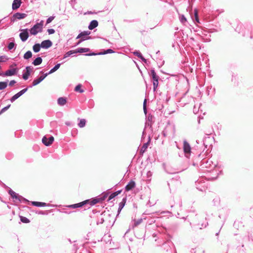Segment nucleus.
Returning a JSON list of instances; mask_svg holds the SVG:
<instances>
[{
    "instance_id": "obj_20",
    "label": "nucleus",
    "mask_w": 253,
    "mask_h": 253,
    "mask_svg": "<svg viewBox=\"0 0 253 253\" xmlns=\"http://www.w3.org/2000/svg\"><path fill=\"white\" fill-rule=\"evenodd\" d=\"M134 55L137 56L138 58H140L142 61L145 62H146V60L144 58V57L142 55L141 53L137 51L133 52Z\"/></svg>"
},
{
    "instance_id": "obj_34",
    "label": "nucleus",
    "mask_w": 253,
    "mask_h": 253,
    "mask_svg": "<svg viewBox=\"0 0 253 253\" xmlns=\"http://www.w3.org/2000/svg\"><path fill=\"white\" fill-rule=\"evenodd\" d=\"M20 220L23 223H27L30 222V220L24 216H20Z\"/></svg>"
},
{
    "instance_id": "obj_57",
    "label": "nucleus",
    "mask_w": 253,
    "mask_h": 253,
    "mask_svg": "<svg viewBox=\"0 0 253 253\" xmlns=\"http://www.w3.org/2000/svg\"><path fill=\"white\" fill-rule=\"evenodd\" d=\"M198 123H200V119L198 120Z\"/></svg>"
},
{
    "instance_id": "obj_21",
    "label": "nucleus",
    "mask_w": 253,
    "mask_h": 253,
    "mask_svg": "<svg viewBox=\"0 0 253 253\" xmlns=\"http://www.w3.org/2000/svg\"><path fill=\"white\" fill-rule=\"evenodd\" d=\"M42 60L41 57H37L33 61V64L35 66H37V65H39L41 64L42 63Z\"/></svg>"
},
{
    "instance_id": "obj_5",
    "label": "nucleus",
    "mask_w": 253,
    "mask_h": 253,
    "mask_svg": "<svg viewBox=\"0 0 253 253\" xmlns=\"http://www.w3.org/2000/svg\"><path fill=\"white\" fill-rule=\"evenodd\" d=\"M21 31H22V32L20 33L19 37L22 41L25 42L28 39L29 37L28 29H23Z\"/></svg>"
},
{
    "instance_id": "obj_2",
    "label": "nucleus",
    "mask_w": 253,
    "mask_h": 253,
    "mask_svg": "<svg viewBox=\"0 0 253 253\" xmlns=\"http://www.w3.org/2000/svg\"><path fill=\"white\" fill-rule=\"evenodd\" d=\"M146 119V123L145 125V127L142 133V136L143 137L145 134L147 129V126H151V124L153 121V116L151 114V112H144Z\"/></svg>"
},
{
    "instance_id": "obj_39",
    "label": "nucleus",
    "mask_w": 253,
    "mask_h": 253,
    "mask_svg": "<svg viewBox=\"0 0 253 253\" xmlns=\"http://www.w3.org/2000/svg\"><path fill=\"white\" fill-rule=\"evenodd\" d=\"M73 53H75L74 52V50H70L68 52H67L64 55V58H66L70 55H71V54H73Z\"/></svg>"
},
{
    "instance_id": "obj_27",
    "label": "nucleus",
    "mask_w": 253,
    "mask_h": 253,
    "mask_svg": "<svg viewBox=\"0 0 253 253\" xmlns=\"http://www.w3.org/2000/svg\"><path fill=\"white\" fill-rule=\"evenodd\" d=\"M60 66V64H57V65H56L52 69L50 70V71L49 72V73H47L48 75L55 72L56 70H57L59 68Z\"/></svg>"
},
{
    "instance_id": "obj_26",
    "label": "nucleus",
    "mask_w": 253,
    "mask_h": 253,
    "mask_svg": "<svg viewBox=\"0 0 253 253\" xmlns=\"http://www.w3.org/2000/svg\"><path fill=\"white\" fill-rule=\"evenodd\" d=\"M99 201V199H94L91 201L89 200V202L87 204H88L90 206H93L98 203Z\"/></svg>"
},
{
    "instance_id": "obj_11",
    "label": "nucleus",
    "mask_w": 253,
    "mask_h": 253,
    "mask_svg": "<svg viewBox=\"0 0 253 253\" xmlns=\"http://www.w3.org/2000/svg\"><path fill=\"white\" fill-rule=\"evenodd\" d=\"M135 186V183L134 181L131 180L125 187L126 191H128L133 189Z\"/></svg>"
},
{
    "instance_id": "obj_19",
    "label": "nucleus",
    "mask_w": 253,
    "mask_h": 253,
    "mask_svg": "<svg viewBox=\"0 0 253 253\" xmlns=\"http://www.w3.org/2000/svg\"><path fill=\"white\" fill-rule=\"evenodd\" d=\"M27 15L25 13H16L14 16L16 18L18 19H21L26 17Z\"/></svg>"
},
{
    "instance_id": "obj_47",
    "label": "nucleus",
    "mask_w": 253,
    "mask_h": 253,
    "mask_svg": "<svg viewBox=\"0 0 253 253\" xmlns=\"http://www.w3.org/2000/svg\"><path fill=\"white\" fill-rule=\"evenodd\" d=\"M181 21L182 23L185 22L186 21V19L183 15H182L181 17Z\"/></svg>"
},
{
    "instance_id": "obj_24",
    "label": "nucleus",
    "mask_w": 253,
    "mask_h": 253,
    "mask_svg": "<svg viewBox=\"0 0 253 253\" xmlns=\"http://www.w3.org/2000/svg\"><path fill=\"white\" fill-rule=\"evenodd\" d=\"M151 75L153 81L159 80V77L156 74V73L154 70H151Z\"/></svg>"
},
{
    "instance_id": "obj_56",
    "label": "nucleus",
    "mask_w": 253,
    "mask_h": 253,
    "mask_svg": "<svg viewBox=\"0 0 253 253\" xmlns=\"http://www.w3.org/2000/svg\"><path fill=\"white\" fill-rule=\"evenodd\" d=\"M100 223H102L103 222V220L101 219V220H100Z\"/></svg>"
},
{
    "instance_id": "obj_10",
    "label": "nucleus",
    "mask_w": 253,
    "mask_h": 253,
    "mask_svg": "<svg viewBox=\"0 0 253 253\" xmlns=\"http://www.w3.org/2000/svg\"><path fill=\"white\" fill-rule=\"evenodd\" d=\"M90 34V32L88 31H84L83 32H81L77 37V39L81 38V39H89L90 37H87V36Z\"/></svg>"
},
{
    "instance_id": "obj_49",
    "label": "nucleus",
    "mask_w": 253,
    "mask_h": 253,
    "mask_svg": "<svg viewBox=\"0 0 253 253\" xmlns=\"http://www.w3.org/2000/svg\"><path fill=\"white\" fill-rule=\"evenodd\" d=\"M124 204H122V203H120L118 211H121L122 209V208L124 207Z\"/></svg>"
},
{
    "instance_id": "obj_42",
    "label": "nucleus",
    "mask_w": 253,
    "mask_h": 253,
    "mask_svg": "<svg viewBox=\"0 0 253 253\" xmlns=\"http://www.w3.org/2000/svg\"><path fill=\"white\" fill-rule=\"evenodd\" d=\"M54 16L49 17L46 20V24H47L50 23L54 19Z\"/></svg>"
},
{
    "instance_id": "obj_13",
    "label": "nucleus",
    "mask_w": 253,
    "mask_h": 253,
    "mask_svg": "<svg viewBox=\"0 0 253 253\" xmlns=\"http://www.w3.org/2000/svg\"><path fill=\"white\" fill-rule=\"evenodd\" d=\"M16 73V69H12L7 70L5 73L4 75L6 76H11L15 75Z\"/></svg>"
},
{
    "instance_id": "obj_37",
    "label": "nucleus",
    "mask_w": 253,
    "mask_h": 253,
    "mask_svg": "<svg viewBox=\"0 0 253 253\" xmlns=\"http://www.w3.org/2000/svg\"><path fill=\"white\" fill-rule=\"evenodd\" d=\"M159 80H155V81H153V88H154V90H155L156 88L158 87V84H159Z\"/></svg>"
},
{
    "instance_id": "obj_46",
    "label": "nucleus",
    "mask_w": 253,
    "mask_h": 253,
    "mask_svg": "<svg viewBox=\"0 0 253 253\" xmlns=\"http://www.w3.org/2000/svg\"><path fill=\"white\" fill-rule=\"evenodd\" d=\"M67 207L68 208H72V209H76V208H77V206L76 205V204H73V205H69Z\"/></svg>"
},
{
    "instance_id": "obj_25",
    "label": "nucleus",
    "mask_w": 253,
    "mask_h": 253,
    "mask_svg": "<svg viewBox=\"0 0 253 253\" xmlns=\"http://www.w3.org/2000/svg\"><path fill=\"white\" fill-rule=\"evenodd\" d=\"M86 124V121L85 119H82L80 120V122L78 124V126L80 127H83L85 126Z\"/></svg>"
},
{
    "instance_id": "obj_29",
    "label": "nucleus",
    "mask_w": 253,
    "mask_h": 253,
    "mask_svg": "<svg viewBox=\"0 0 253 253\" xmlns=\"http://www.w3.org/2000/svg\"><path fill=\"white\" fill-rule=\"evenodd\" d=\"M89 202V200H85L84 201H83L82 202H81V203H78V204H76V205L77 206V208H80V207H82L83 206L85 205V204H87V203Z\"/></svg>"
},
{
    "instance_id": "obj_44",
    "label": "nucleus",
    "mask_w": 253,
    "mask_h": 253,
    "mask_svg": "<svg viewBox=\"0 0 253 253\" xmlns=\"http://www.w3.org/2000/svg\"><path fill=\"white\" fill-rule=\"evenodd\" d=\"M47 32L49 34H52L55 33V31L53 29H49L47 30Z\"/></svg>"
},
{
    "instance_id": "obj_58",
    "label": "nucleus",
    "mask_w": 253,
    "mask_h": 253,
    "mask_svg": "<svg viewBox=\"0 0 253 253\" xmlns=\"http://www.w3.org/2000/svg\"><path fill=\"white\" fill-rule=\"evenodd\" d=\"M164 136H165V135H166V134H165V132H164Z\"/></svg>"
},
{
    "instance_id": "obj_50",
    "label": "nucleus",
    "mask_w": 253,
    "mask_h": 253,
    "mask_svg": "<svg viewBox=\"0 0 253 253\" xmlns=\"http://www.w3.org/2000/svg\"><path fill=\"white\" fill-rule=\"evenodd\" d=\"M5 58L3 56H0V62H4L5 60H4V59Z\"/></svg>"
},
{
    "instance_id": "obj_1",
    "label": "nucleus",
    "mask_w": 253,
    "mask_h": 253,
    "mask_svg": "<svg viewBox=\"0 0 253 253\" xmlns=\"http://www.w3.org/2000/svg\"><path fill=\"white\" fill-rule=\"evenodd\" d=\"M9 194L10 195L11 197L15 199L14 202L16 203H28L29 201L23 197L22 196L16 193L14 191L12 190L9 191Z\"/></svg>"
},
{
    "instance_id": "obj_31",
    "label": "nucleus",
    "mask_w": 253,
    "mask_h": 253,
    "mask_svg": "<svg viewBox=\"0 0 253 253\" xmlns=\"http://www.w3.org/2000/svg\"><path fill=\"white\" fill-rule=\"evenodd\" d=\"M82 85L79 84L78 85H77L75 88V90L76 91L79 92L80 93H83L84 91L83 89H81Z\"/></svg>"
},
{
    "instance_id": "obj_16",
    "label": "nucleus",
    "mask_w": 253,
    "mask_h": 253,
    "mask_svg": "<svg viewBox=\"0 0 253 253\" xmlns=\"http://www.w3.org/2000/svg\"><path fill=\"white\" fill-rule=\"evenodd\" d=\"M90 49L88 48H79L74 50V52L75 53H83V52H87L89 51Z\"/></svg>"
},
{
    "instance_id": "obj_54",
    "label": "nucleus",
    "mask_w": 253,
    "mask_h": 253,
    "mask_svg": "<svg viewBox=\"0 0 253 253\" xmlns=\"http://www.w3.org/2000/svg\"><path fill=\"white\" fill-rule=\"evenodd\" d=\"M116 192H117V193H118V195L121 192V191H120V190L117 191Z\"/></svg>"
},
{
    "instance_id": "obj_35",
    "label": "nucleus",
    "mask_w": 253,
    "mask_h": 253,
    "mask_svg": "<svg viewBox=\"0 0 253 253\" xmlns=\"http://www.w3.org/2000/svg\"><path fill=\"white\" fill-rule=\"evenodd\" d=\"M142 221V219L141 218L140 219H139L137 220H134V225H133V226L134 227H136L137 226V225H138L139 224H140Z\"/></svg>"
},
{
    "instance_id": "obj_22",
    "label": "nucleus",
    "mask_w": 253,
    "mask_h": 253,
    "mask_svg": "<svg viewBox=\"0 0 253 253\" xmlns=\"http://www.w3.org/2000/svg\"><path fill=\"white\" fill-rule=\"evenodd\" d=\"M41 47V44L39 43H36L33 47V50L35 52H38L40 50Z\"/></svg>"
},
{
    "instance_id": "obj_30",
    "label": "nucleus",
    "mask_w": 253,
    "mask_h": 253,
    "mask_svg": "<svg viewBox=\"0 0 253 253\" xmlns=\"http://www.w3.org/2000/svg\"><path fill=\"white\" fill-rule=\"evenodd\" d=\"M114 51L111 49H108L106 50H105L104 51L102 52H100L99 53H98V55H102V54H107V53H114Z\"/></svg>"
},
{
    "instance_id": "obj_28",
    "label": "nucleus",
    "mask_w": 253,
    "mask_h": 253,
    "mask_svg": "<svg viewBox=\"0 0 253 253\" xmlns=\"http://www.w3.org/2000/svg\"><path fill=\"white\" fill-rule=\"evenodd\" d=\"M32 53L31 51H28L24 55V58L25 59H28L30 58L31 57H32Z\"/></svg>"
},
{
    "instance_id": "obj_52",
    "label": "nucleus",
    "mask_w": 253,
    "mask_h": 253,
    "mask_svg": "<svg viewBox=\"0 0 253 253\" xmlns=\"http://www.w3.org/2000/svg\"><path fill=\"white\" fill-rule=\"evenodd\" d=\"M86 40V39H81L78 42V44H80L82 41H84Z\"/></svg>"
},
{
    "instance_id": "obj_8",
    "label": "nucleus",
    "mask_w": 253,
    "mask_h": 253,
    "mask_svg": "<svg viewBox=\"0 0 253 253\" xmlns=\"http://www.w3.org/2000/svg\"><path fill=\"white\" fill-rule=\"evenodd\" d=\"M27 90V88H25L15 94L14 96L12 97L11 98V101H14L17 98H18L20 96H21L23 93H24Z\"/></svg>"
},
{
    "instance_id": "obj_14",
    "label": "nucleus",
    "mask_w": 253,
    "mask_h": 253,
    "mask_svg": "<svg viewBox=\"0 0 253 253\" xmlns=\"http://www.w3.org/2000/svg\"><path fill=\"white\" fill-rule=\"evenodd\" d=\"M26 69V71L23 75V78L25 80H26L28 79L29 76L30 75V72H31V70L30 67H27Z\"/></svg>"
},
{
    "instance_id": "obj_36",
    "label": "nucleus",
    "mask_w": 253,
    "mask_h": 253,
    "mask_svg": "<svg viewBox=\"0 0 253 253\" xmlns=\"http://www.w3.org/2000/svg\"><path fill=\"white\" fill-rule=\"evenodd\" d=\"M194 16H195V20L197 22L199 23V18H198V11L197 9L194 10Z\"/></svg>"
},
{
    "instance_id": "obj_45",
    "label": "nucleus",
    "mask_w": 253,
    "mask_h": 253,
    "mask_svg": "<svg viewBox=\"0 0 253 253\" xmlns=\"http://www.w3.org/2000/svg\"><path fill=\"white\" fill-rule=\"evenodd\" d=\"M143 110L144 111H146V100L145 99L143 102Z\"/></svg>"
},
{
    "instance_id": "obj_4",
    "label": "nucleus",
    "mask_w": 253,
    "mask_h": 253,
    "mask_svg": "<svg viewBox=\"0 0 253 253\" xmlns=\"http://www.w3.org/2000/svg\"><path fill=\"white\" fill-rule=\"evenodd\" d=\"M183 151L185 156L189 158L191 153V147L186 140L183 142Z\"/></svg>"
},
{
    "instance_id": "obj_33",
    "label": "nucleus",
    "mask_w": 253,
    "mask_h": 253,
    "mask_svg": "<svg viewBox=\"0 0 253 253\" xmlns=\"http://www.w3.org/2000/svg\"><path fill=\"white\" fill-rule=\"evenodd\" d=\"M7 86V83L6 82H0V89H3Z\"/></svg>"
},
{
    "instance_id": "obj_12",
    "label": "nucleus",
    "mask_w": 253,
    "mask_h": 253,
    "mask_svg": "<svg viewBox=\"0 0 253 253\" xmlns=\"http://www.w3.org/2000/svg\"><path fill=\"white\" fill-rule=\"evenodd\" d=\"M21 0H14L12 3V9L15 10L18 9L21 5Z\"/></svg>"
},
{
    "instance_id": "obj_40",
    "label": "nucleus",
    "mask_w": 253,
    "mask_h": 253,
    "mask_svg": "<svg viewBox=\"0 0 253 253\" xmlns=\"http://www.w3.org/2000/svg\"><path fill=\"white\" fill-rule=\"evenodd\" d=\"M152 175V173L151 171H147V172L146 173V175H147V178L148 180H150L151 177Z\"/></svg>"
},
{
    "instance_id": "obj_15",
    "label": "nucleus",
    "mask_w": 253,
    "mask_h": 253,
    "mask_svg": "<svg viewBox=\"0 0 253 253\" xmlns=\"http://www.w3.org/2000/svg\"><path fill=\"white\" fill-rule=\"evenodd\" d=\"M98 26V22L96 20H92L90 23V24L88 26V29L89 30H93Z\"/></svg>"
},
{
    "instance_id": "obj_18",
    "label": "nucleus",
    "mask_w": 253,
    "mask_h": 253,
    "mask_svg": "<svg viewBox=\"0 0 253 253\" xmlns=\"http://www.w3.org/2000/svg\"><path fill=\"white\" fill-rule=\"evenodd\" d=\"M209 166L210 168L212 169V168H214L216 166L215 164H212V162L211 160H208L206 163V167L208 168Z\"/></svg>"
},
{
    "instance_id": "obj_51",
    "label": "nucleus",
    "mask_w": 253,
    "mask_h": 253,
    "mask_svg": "<svg viewBox=\"0 0 253 253\" xmlns=\"http://www.w3.org/2000/svg\"><path fill=\"white\" fill-rule=\"evenodd\" d=\"M97 54L96 53H95L94 52L93 53H89V54H86L85 55H87V56H91V55H97Z\"/></svg>"
},
{
    "instance_id": "obj_41",
    "label": "nucleus",
    "mask_w": 253,
    "mask_h": 253,
    "mask_svg": "<svg viewBox=\"0 0 253 253\" xmlns=\"http://www.w3.org/2000/svg\"><path fill=\"white\" fill-rule=\"evenodd\" d=\"M14 43L13 42H10L8 45V48L9 50L12 49L14 46Z\"/></svg>"
},
{
    "instance_id": "obj_55",
    "label": "nucleus",
    "mask_w": 253,
    "mask_h": 253,
    "mask_svg": "<svg viewBox=\"0 0 253 253\" xmlns=\"http://www.w3.org/2000/svg\"><path fill=\"white\" fill-rule=\"evenodd\" d=\"M100 223H102L103 222V220L101 219V220H100Z\"/></svg>"
},
{
    "instance_id": "obj_32",
    "label": "nucleus",
    "mask_w": 253,
    "mask_h": 253,
    "mask_svg": "<svg viewBox=\"0 0 253 253\" xmlns=\"http://www.w3.org/2000/svg\"><path fill=\"white\" fill-rule=\"evenodd\" d=\"M148 143H145L141 147V152L144 153L148 148Z\"/></svg>"
},
{
    "instance_id": "obj_7",
    "label": "nucleus",
    "mask_w": 253,
    "mask_h": 253,
    "mask_svg": "<svg viewBox=\"0 0 253 253\" xmlns=\"http://www.w3.org/2000/svg\"><path fill=\"white\" fill-rule=\"evenodd\" d=\"M52 44V42L50 40H47L42 41L41 44V45L42 48H48L51 46Z\"/></svg>"
},
{
    "instance_id": "obj_17",
    "label": "nucleus",
    "mask_w": 253,
    "mask_h": 253,
    "mask_svg": "<svg viewBox=\"0 0 253 253\" xmlns=\"http://www.w3.org/2000/svg\"><path fill=\"white\" fill-rule=\"evenodd\" d=\"M32 205L36 207H45L46 206V204L45 203L40 202H32Z\"/></svg>"
},
{
    "instance_id": "obj_48",
    "label": "nucleus",
    "mask_w": 253,
    "mask_h": 253,
    "mask_svg": "<svg viewBox=\"0 0 253 253\" xmlns=\"http://www.w3.org/2000/svg\"><path fill=\"white\" fill-rule=\"evenodd\" d=\"M15 83L16 82L14 80H12L10 82L9 85L10 86H13Z\"/></svg>"
},
{
    "instance_id": "obj_23",
    "label": "nucleus",
    "mask_w": 253,
    "mask_h": 253,
    "mask_svg": "<svg viewBox=\"0 0 253 253\" xmlns=\"http://www.w3.org/2000/svg\"><path fill=\"white\" fill-rule=\"evenodd\" d=\"M66 103V100L65 98L60 97L58 99V103L60 105H64Z\"/></svg>"
},
{
    "instance_id": "obj_43",
    "label": "nucleus",
    "mask_w": 253,
    "mask_h": 253,
    "mask_svg": "<svg viewBox=\"0 0 253 253\" xmlns=\"http://www.w3.org/2000/svg\"><path fill=\"white\" fill-rule=\"evenodd\" d=\"M208 223L207 222H205L201 224V226L199 227L200 229L205 228L208 225Z\"/></svg>"
},
{
    "instance_id": "obj_3",
    "label": "nucleus",
    "mask_w": 253,
    "mask_h": 253,
    "mask_svg": "<svg viewBox=\"0 0 253 253\" xmlns=\"http://www.w3.org/2000/svg\"><path fill=\"white\" fill-rule=\"evenodd\" d=\"M43 27V21H41L35 24L30 30V32L31 35H36L38 33L41 32Z\"/></svg>"
},
{
    "instance_id": "obj_38",
    "label": "nucleus",
    "mask_w": 253,
    "mask_h": 253,
    "mask_svg": "<svg viewBox=\"0 0 253 253\" xmlns=\"http://www.w3.org/2000/svg\"><path fill=\"white\" fill-rule=\"evenodd\" d=\"M118 195V193H117V192H114L113 193H112L109 197V200H112V199H113L114 198H115L116 196Z\"/></svg>"
},
{
    "instance_id": "obj_9",
    "label": "nucleus",
    "mask_w": 253,
    "mask_h": 253,
    "mask_svg": "<svg viewBox=\"0 0 253 253\" xmlns=\"http://www.w3.org/2000/svg\"><path fill=\"white\" fill-rule=\"evenodd\" d=\"M48 74L46 73L43 76H41L39 78L34 80L33 82V85L35 86L41 83L47 76Z\"/></svg>"
},
{
    "instance_id": "obj_6",
    "label": "nucleus",
    "mask_w": 253,
    "mask_h": 253,
    "mask_svg": "<svg viewBox=\"0 0 253 253\" xmlns=\"http://www.w3.org/2000/svg\"><path fill=\"white\" fill-rule=\"evenodd\" d=\"M53 141L54 137L52 136H50L49 138L44 136L42 139V142L45 146L50 145L53 143Z\"/></svg>"
},
{
    "instance_id": "obj_53",
    "label": "nucleus",
    "mask_w": 253,
    "mask_h": 253,
    "mask_svg": "<svg viewBox=\"0 0 253 253\" xmlns=\"http://www.w3.org/2000/svg\"><path fill=\"white\" fill-rule=\"evenodd\" d=\"M7 109V107L3 108L1 110V111H5Z\"/></svg>"
}]
</instances>
